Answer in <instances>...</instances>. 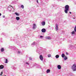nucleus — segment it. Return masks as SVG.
I'll return each mask as SVG.
<instances>
[{"label":"nucleus","mask_w":76,"mask_h":76,"mask_svg":"<svg viewBox=\"0 0 76 76\" xmlns=\"http://www.w3.org/2000/svg\"><path fill=\"white\" fill-rule=\"evenodd\" d=\"M71 69L72 70L73 72L76 71V63H75L71 66Z\"/></svg>","instance_id":"f257e3e1"},{"label":"nucleus","mask_w":76,"mask_h":76,"mask_svg":"<svg viewBox=\"0 0 76 76\" xmlns=\"http://www.w3.org/2000/svg\"><path fill=\"white\" fill-rule=\"evenodd\" d=\"M65 10H64V12L65 13H67V12L69 10V6L68 5H66L65 6Z\"/></svg>","instance_id":"f03ea898"},{"label":"nucleus","mask_w":76,"mask_h":76,"mask_svg":"<svg viewBox=\"0 0 76 76\" xmlns=\"http://www.w3.org/2000/svg\"><path fill=\"white\" fill-rule=\"evenodd\" d=\"M71 35L72 36L76 35V26L75 27L74 31H72L71 32Z\"/></svg>","instance_id":"7ed1b4c3"},{"label":"nucleus","mask_w":76,"mask_h":76,"mask_svg":"<svg viewBox=\"0 0 76 76\" xmlns=\"http://www.w3.org/2000/svg\"><path fill=\"white\" fill-rule=\"evenodd\" d=\"M37 25H36V24L35 23H33V28L32 29H34V30H35L37 28Z\"/></svg>","instance_id":"20e7f679"},{"label":"nucleus","mask_w":76,"mask_h":76,"mask_svg":"<svg viewBox=\"0 0 76 76\" xmlns=\"http://www.w3.org/2000/svg\"><path fill=\"white\" fill-rule=\"evenodd\" d=\"M56 28L55 29H56V31H57L58 30V24H56Z\"/></svg>","instance_id":"39448f33"},{"label":"nucleus","mask_w":76,"mask_h":76,"mask_svg":"<svg viewBox=\"0 0 76 76\" xmlns=\"http://www.w3.org/2000/svg\"><path fill=\"white\" fill-rule=\"evenodd\" d=\"M39 58L41 61H43V56H42V55H40Z\"/></svg>","instance_id":"423d86ee"},{"label":"nucleus","mask_w":76,"mask_h":76,"mask_svg":"<svg viewBox=\"0 0 76 76\" xmlns=\"http://www.w3.org/2000/svg\"><path fill=\"white\" fill-rule=\"evenodd\" d=\"M45 39H51V37H45Z\"/></svg>","instance_id":"0eeeda50"},{"label":"nucleus","mask_w":76,"mask_h":76,"mask_svg":"<svg viewBox=\"0 0 76 76\" xmlns=\"http://www.w3.org/2000/svg\"><path fill=\"white\" fill-rule=\"evenodd\" d=\"M57 67H58V69H61V65H58Z\"/></svg>","instance_id":"6e6552de"},{"label":"nucleus","mask_w":76,"mask_h":76,"mask_svg":"<svg viewBox=\"0 0 76 76\" xmlns=\"http://www.w3.org/2000/svg\"><path fill=\"white\" fill-rule=\"evenodd\" d=\"M41 24L42 26H44V25H45V22L44 21H43L42 22Z\"/></svg>","instance_id":"1a4fd4ad"},{"label":"nucleus","mask_w":76,"mask_h":76,"mask_svg":"<svg viewBox=\"0 0 76 76\" xmlns=\"http://www.w3.org/2000/svg\"><path fill=\"white\" fill-rule=\"evenodd\" d=\"M45 31H46V30L45 28H43L42 30V32H45Z\"/></svg>","instance_id":"9d476101"},{"label":"nucleus","mask_w":76,"mask_h":76,"mask_svg":"<svg viewBox=\"0 0 76 76\" xmlns=\"http://www.w3.org/2000/svg\"><path fill=\"white\" fill-rule=\"evenodd\" d=\"M4 68V66L3 65H0V69H2Z\"/></svg>","instance_id":"9b49d317"},{"label":"nucleus","mask_w":76,"mask_h":76,"mask_svg":"<svg viewBox=\"0 0 76 76\" xmlns=\"http://www.w3.org/2000/svg\"><path fill=\"white\" fill-rule=\"evenodd\" d=\"M1 52H3L4 51V48H1Z\"/></svg>","instance_id":"f8f14e48"},{"label":"nucleus","mask_w":76,"mask_h":76,"mask_svg":"<svg viewBox=\"0 0 76 76\" xmlns=\"http://www.w3.org/2000/svg\"><path fill=\"white\" fill-rule=\"evenodd\" d=\"M46 72L47 73H50V70L49 69H48L46 71Z\"/></svg>","instance_id":"ddd939ff"},{"label":"nucleus","mask_w":76,"mask_h":76,"mask_svg":"<svg viewBox=\"0 0 76 76\" xmlns=\"http://www.w3.org/2000/svg\"><path fill=\"white\" fill-rule=\"evenodd\" d=\"M16 19L17 20H19L20 19V18H19V17H16Z\"/></svg>","instance_id":"4468645a"},{"label":"nucleus","mask_w":76,"mask_h":76,"mask_svg":"<svg viewBox=\"0 0 76 76\" xmlns=\"http://www.w3.org/2000/svg\"><path fill=\"white\" fill-rule=\"evenodd\" d=\"M61 56L62 57L64 58V57H65V55L64 54H62Z\"/></svg>","instance_id":"2eb2a0df"},{"label":"nucleus","mask_w":76,"mask_h":76,"mask_svg":"<svg viewBox=\"0 0 76 76\" xmlns=\"http://www.w3.org/2000/svg\"><path fill=\"white\" fill-rule=\"evenodd\" d=\"M55 57L56 58H59V55H57Z\"/></svg>","instance_id":"dca6fc26"},{"label":"nucleus","mask_w":76,"mask_h":76,"mask_svg":"<svg viewBox=\"0 0 76 76\" xmlns=\"http://www.w3.org/2000/svg\"><path fill=\"white\" fill-rule=\"evenodd\" d=\"M15 14L16 15V16H19V14L17 12H15Z\"/></svg>","instance_id":"f3484780"},{"label":"nucleus","mask_w":76,"mask_h":76,"mask_svg":"<svg viewBox=\"0 0 76 76\" xmlns=\"http://www.w3.org/2000/svg\"><path fill=\"white\" fill-rule=\"evenodd\" d=\"M8 63V61L7 59H6V61H5V63Z\"/></svg>","instance_id":"a211bd4d"},{"label":"nucleus","mask_w":76,"mask_h":76,"mask_svg":"<svg viewBox=\"0 0 76 76\" xmlns=\"http://www.w3.org/2000/svg\"><path fill=\"white\" fill-rule=\"evenodd\" d=\"M21 7L23 9H24V6L23 5H21Z\"/></svg>","instance_id":"6ab92c4d"},{"label":"nucleus","mask_w":76,"mask_h":76,"mask_svg":"<svg viewBox=\"0 0 76 76\" xmlns=\"http://www.w3.org/2000/svg\"><path fill=\"white\" fill-rule=\"evenodd\" d=\"M64 60H67V57L65 56L64 58Z\"/></svg>","instance_id":"aec40b11"},{"label":"nucleus","mask_w":76,"mask_h":76,"mask_svg":"<svg viewBox=\"0 0 76 76\" xmlns=\"http://www.w3.org/2000/svg\"><path fill=\"white\" fill-rule=\"evenodd\" d=\"M31 45H35V42H33V43L31 44Z\"/></svg>","instance_id":"412c9836"},{"label":"nucleus","mask_w":76,"mask_h":76,"mask_svg":"<svg viewBox=\"0 0 76 76\" xmlns=\"http://www.w3.org/2000/svg\"><path fill=\"white\" fill-rule=\"evenodd\" d=\"M51 56V55L50 54H49L48 55V57H50Z\"/></svg>","instance_id":"4be33fe9"},{"label":"nucleus","mask_w":76,"mask_h":76,"mask_svg":"<svg viewBox=\"0 0 76 76\" xmlns=\"http://www.w3.org/2000/svg\"><path fill=\"white\" fill-rule=\"evenodd\" d=\"M3 74V72H1V73L0 75L1 76H2V74Z\"/></svg>","instance_id":"5701e85b"},{"label":"nucleus","mask_w":76,"mask_h":76,"mask_svg":"<svg viewBox=\"0 0 76 76\" xmlns=\"http://www.w3.org/2000/svg\"><path fill=\"white\" fill-rule=\"evenodd\" d=\"M29 60H32V58H31V57H29Z\"/></svg>","instance_id":"b1692460"},{"label":"nucleus","mask_w":76,"mask_h":76,"mask_svg":"<svg viewBox=\"0 0 76 76\" xmlns=\"http://www.w3.org/2000/svg\"><path fill=\"white\" fill-rule=\"evenodd\" d=\"M18 54H20V51H18Z\"/></svg>","instance_id":"393cba45"},{"label":"nucleus","mask_w":76,"mask_h":76,"mask_svg":"<svg viewBox=\"0 0 76 76\" xmlns=\"http://www.w3.org/2000/svg\"><path fill=\"white\" fill-rule=\"evenodd\" d=\"M26 64H28H28H29V63H28V62H26Z\"/></svg>","instance_id":"a878e982"},{"label":"nucleus","mask_w":76,"mask_h":76,"mask_svg":"<svg viewBox=\"0 0 76 76\" xmlns=\"http://www.w3.org/2000/svg\"><path fill=\"white\" fill-rule=\"evenodd\" d=\"M3 18H5V16L4 15H3Z\"/></svg>","instance_id":"bb28decb"},{"label":"nucleus","mask_w":76,"mask_h":76,"mask_svg":"<svg viewBox=\"0 0 76 76\" xmlns=\"http://www.w3.org/2000/svg\"><path fill=\"white\" fill-rule=\"evenodd\" d=\"M66 55H69V53H66Z\"/></svg>","instance_id":"cd10ccee"},{"label":"nucleus","mask_w":76,"mask_h":76,"mask_svg":"<svg viewBox=\"0 0 76 76\" xmlns=\"http://www.w3.org/2000/svg\"><path fill=\"white\" fill-rule=\"evenodd\" d=\"M43 37V36H40V38H42V37Z\"/></svg>","instance_id":"c85d7f7f"},{"label":"nucleus","mask_w":76,"mask_h":76,"mask_svg":"<svg viewBox=\"0 0 76 76\" xmlns=\"http://www.w3.org/2000/svg\"><path fill=\"white\" fill-rule=\"evenodd\" d=\"M37 3H38V0L37 1Z\"/></svg>","instance_id":"c756f323"},{"label":"nucleus","mask_w":76,"mask_h":76,"mask_svg":"<svg viewBox=\"0 0 76 76\" xmlns=\"http://www.w3.org/2000/svg\"><path fill=\"white\" fill-rule=\"evenodd\" d=\"M69 13H70V14H72V12H69Z\"/></svg>","instance_id":"7c9ffc66"},{"label":"nucleus","mask_w":76,"mask_h":76,"mask_svg":"<svg viewBox=\"0 0 76 76\" xmlns=\"http://www.w3.org/2000/svg\"><path fill=\"white\" fill-rule=\"evenodd\" d=\"M1 16V13H0V16Z\"/></svg>","instance_id":"2f4dec72"},{"label":"nucleus","mask_w":76,"mask_h":76,"mask_svg":"<svg viewBox=\"0 0 76 76\" xmlns=\"http://www.w3.org/2000/svg\"><path fill=\"white\" fill-rule=\"evenodd\" d=\"M74 19H75V18H73Z\"/></svg>","instance_id":"473e14b6"},{"label":"nucleus","mask_w":76,"mask_h":76,"mask_svg":"<svg viewBox=\"0 0 76 76\" xmlns=\"http://www.w3.org/2000/svg\"><path fill=\"white\" fill-rule=\"evenodd\" d=\"M6 76V75H5V76Z\"/></svg>","instance_id":"72a5a7b5"},{"label":"nucleus","mask_w":76,"mask_h":76,"mask_svg":"<svg viewBox=\"0 0 76 76\" xmlns=\"http://www.w3.org/2000/svg\"><path fill=\"white\" fill-rule=\"evenodd\" d=\"M14 3V4H15V3Z\"/></svg>","instance_id":"f704fd0d"}]
</instances>
